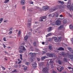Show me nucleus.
I'll list each match as a JSON object with an SVG mask.
<instances>
[{
  "label": "nucleus",
  "mask_w": 73,
  "mask_h": 73,
  "mask_svg": "<svg viewBox=\"0 0 73 73\" xmlns=\"http://www.w3.org/2000/svg\"><path fill=\"white\" fill-rule=\"evenodd\" d=\"M2 69H3V70H5V68L4 67H2Z\"/></svg>",
  "instance_id": "obj_46"
},
{
  "label": "nucleus",
  "mask_w": 73,
  "mask_h": 73,
  "mask_svg": "<svg viewBox=\"0 0 73 73\" xmlns=\"http://www.w3.org/2000/svg\"><path fill=\"white\" fill-rule=\"evenodd\" d=\"M4 53H6L7 54H8L7 53V52L5 51H4Z\"/></svg>",
  "instance_id": "obj_54"
},
{
  "label": "nucleus",
  "mask_w": 73,
  "mask_h": 73,
  "mask_svg": "<svg viewBox=\"0 0 73 73\" xmlns=\"http://www.w3.org/2000/svg\"><path fill=\"white\" fill-rule=\"evenodd\" d=\"M16 71V70H15L14 71H13L12 72H15Z\"/></svg>",
  "instance_id": "obj_52"
},
{
  "label": "nucleus",
  "mask_w": 73,
  "mask_h": 73,
  "mask_svg": "<svg viewBox=\"0 0 73 73\" xmlns=\"http://www.w3.org/2000/svg\"><path fill=\"white\" fill-rule=\"evenodd\" d=\"M56 39H57V38L56 37H54V40H56Z\"/></svg>",
  "instance_id": "obj_50"
},
{
  "label": "nucleus",
  "mask_w": 73,
  "mask_h": 73,
  "mask_svg": "<svg viewBox=\"0 0 73 73\" xmlns=\"http://www.w3.org/2000/svg\"><path fill=\"white\" fill-rule=\"evenodd\" d=\"M32 65L33 68H36L37 67V64L36 63L32 64Z\"/></svg>",
  "instance_id": "obj_8"
},
{
  "label": "nucleus",
  "mask_w": 73,
  "mask_h": 73,
  "mask_svg": "<svg viewBox=\"0 0 73 73\" xmlns=\"http://www.w3.org/2000/svg\"><path fill=\"white\" fill-rule=\"evenodd\" d=\"M49 17H51V14H50L48 15Z\"/></svg>",
  "instance_id": "obj_56"
},
{
  "label": "nucleus",
  "mask_w": 73,
  "mask_h": 73,
  "mask_svg": "<svg viewBox=\"0 0 73 73\" xmlns=\"http://www.w3.org/2000/svg\"><path fill=\"white\" fill-rule=\"evenodd\" d=\"M13 29V28H11L10 29H9V31H12V29Z\"/></svg>",
  "instance_id": "obj_44"
},
{
  "label": "nucleus",
  "mask_w": 73,
  "mask_h": 73,
  "mask_svg": "<svg viewBox=\"0 0 73 73\" xmlns=\"http://www.w3.org/2000/svg\"><path fill=\"white\" fill-rule=\"evenodd\" d=\"M24 50L23 49H21L20 50H19V52L20 53H24V52H23V51H24Z\"/></svg>",
  "instance_id": "obj_27"
},
{
  "label": "nucleus",
  "mask_w": 73,
  "mask_h": 73,
  "mask_svg": "<svg viewBox=\"0 0 73 73\" xmlns=\"http://www.w3.org/2000/svg\"><path fill=\"white\" fill-rule=\"evenodd\" d=\"M26 65H28L29 64V62H27L26 63Z\"/></svg>",
  "instance_id": "obj_42"
},
{
  "label": "nucleus",
  "mask_w": 73,
  "mask_h": 73,
  "mask_svg": "<svg viewBox=\"0 0 73 73\" xmlns=\"http://www.w3.org/2000/svg\"><path fill=\"white\" fill-rule=\"evenodd\" d=\"M70 40L72 42H73V38H72L70 39Z\"/></svg>",
  "instance_id": "obj_45"
},
{
  "label": "nucleus",
  "mask_w": 73,
  "mask_h": 73,
  "mask_svg": "<svg viewBox=\"0 0 73 73\" xmlns=\"http://www.w3.org/2000/svg\"><path fill=\"white\" fill-rule=\"evenodd\" d=\"M66 7V5H64L62 6L61 5H60L59 6V8H65Z\"/></svg>",
  "instance_id": "obj_10"
},
{
  "label": "nucleus",
  "mask_w": 73,
  "mask_h": 73,
  "mask_svg": "<svg viewBox=\"0 0 73 73\" xmlns=\"http://www.w3.org/2000/svg\"><path fill=\"white\" fill-rule=\"evenodd\" d=\"M20 59L21 60H23V58H22V55L21 54H20Z\"/></svg>",
  "instance_id": "obj_35"
},
{
  "label": "nucleus",
  "mask_w": 73,
  "mask_h": 73,
  "mask_svg": "<svg viewBox=\"0 0 73 73\" xmlns=\"http://www.w3.org/2000/svg\"><path fill=\"white\" fill-rule=\"evenodd\" d=\"M23 66V67H24V70H27V67L26 66H25V65Z\"/></svg>",
  "instance_id": "obj_18"
},
{
  "label": "nucleus",
  "mask_w": 73,
  "mask_h": 73,
  "mask_svg": "<svg viewBox=\"0 0 73 73\" xmlns=\"http://www.w3.org/2000/svg\"><path fill=\"white\" fill-rule=\"evenodd\" d=\"M5 60H6V61H7V58H5Z\"/></svg>",
  "instance_id": "obj_61"
},
{
  "label": "nucleus",
  "mask_w": 73,
  "mask_h": 73,
  "mask_svg": "<svg viewBox=\"0 0 73 73\" xmlns=\"http://www.w3.org/2000/svg\"><path fill=\"white\" fill-rule=\"evenodd\" d=\"M59 17H62V15H60L59 16Z\"/></svg>",
  "instance_id": "obj_57"
},
{
  "label": "nucleus",
  "mask_w": 73,
  "mask_h": 73,
  "mask_svg": "<svg viewBox=\"0 0 73 73\" xmlns=\"http://www.w3.org/2000/svg\"><path fill=\"white\" fill-rule=\"evenodd\" d=\"M46 55L47 56H48V57H49L50 56V54L49 53H47L46 54Z\"/></svg>",
  "instance_id": "obj_38"
},
{
  "label": "nucleus",
  "mask_w": 73,
  "mask_h": 73,
  "mask_svg": "<svg viewBox=\"0 0 73 73\" xmlns=\"http://www.w3.org/2000/svg\"><path fill=\"white\" fill-rule=\"evenodd\" d=\"M28 11H30L31 10V9H28Z\"/></svg>",
  "instance_id": "obj_58"
},
{
  "label": "nucleus",
  "mask_w": 73,
  "mask_h": 73,
  "mask_svg": "<svg viewBox=\"0 0 73 73\" xmlns=\"http://www.w3.org/2000/svg\"><path fill=\"white\" fill-rule=\"evenodd\" d=\"M54 16H55V14H51V17H54Z\"/></svg>",
  "instance_id": "obj_36"
},
{
  "label": "nucleus",
  "mask_w": 73,
  "mask_h": 73,
  "mask_svg": "<svg viewBox=\"0 0 73 73\" xmlns=\"http://www.w3.org/2000/svg\"><path fill=\"white\" fill-rule=\"evenodd\" d=\"M37 60L38 61H40V58H37Z\"/></svg>",
  "instance_id": "obj_51"
},
{
  "label": "nucleus",
  "mask_w": 73,
  "mask_h": 73,
  "mask_svg": "<svg viewBox=\"0 0 73 73\" xmlns=\"http://www.w3.org/2000/svg\"><path fill=\"white\" fill-rule=\"evenodd\" d=\"M58 63L59 65H61V64H62V62H61V61L60 60H59L58 61Z\"/></svg>",
  "instance_id": "obj_30"
},
{
  "label": "nucleus",
  "mask_w": 73,
  "mask_h": 73,
  "mask_svg": "<svg viewBox=\"0 0 73 73\" xmlns=\"http://www.w3.org/2000/svg\"><path fill=\"white\" fill-rule=\"evenodd\" d=\"M57 50H64V49L62 47H59L58 48Z\"/></svg>",
  "instance_id": "obj_15"
},
{
  "label": "nucleus",
  "mask_w": 73,
  "mask_h": 73,
  "mask_svg": "<svg viewBox=\"0 0 73 73\" xmlns=\"http://www.w3.org/2000/svg\"><path fill=\"white\" fill-rule=\"evenodd\" d=\"M29 35H31V33L29 32Z\"/></svg>",
  "instance_id": "obj_63"
},
{
  "label": "nucleus",
  "mask_w": 73,
  "mask_h": 73,
  "mask_svg": "<svg viewBox=\"0 0 73 73\" xmlns=\"http://www.w3.org/2000/svg\"><path fill=\"white\" fill-rule=\"evenodd\" d=\"M55 42H58V39H55V40H54Z\"/></svg>",
  "instance_id": "obj_41"
},
{
  "label": "nucleus",
  "mask_w": 73,
  "mask_h": 73,
  "mask_svg": "<svg viewBox=\"0 0 73 73\" xmlns=\"http://www.w3.org/2000/svg\"><path fill=\"white\" fill-rule=\"evenodd\" d=\"M64 69V67L63 66H62L60 68V70H59V69L58 68H57V70H58V71H59V72H61V71H62V70H63Z\"/></svg>",
  "instance_id": "obj_9"
},
{
  "label": "nucleus",
  "mask_w": 73,
  "mask_h": 73,
  "mask_svg": "<svg viewBox=\"0 0 73 73\" xmlns=\"http://www.w3.org/2000/svg\"><path fill=\"white\" fill-rule=\"evenodd\" d=\"M12 31H10V32L9 33V34H12Z\"/></svg>",
  "instance_id": "obj_49"
},
{
  "label": "nucleus",
  "mask_w": 73,
  "mask_h": 73,
  "mask_svg": "<svg viewBox=\"0 0 73 73\" xmlns=\"http://www.w3.org/2000/svg\"><path fill=\"white\" fill-rule=\"evenodd\" d=\"M64 27L63 25H61L60 27H59L58 29H62Z\"/></svg>",
  "instance_id": "obj_21"
},
{
  "label": "nucleus",
  "mask_w": 73,
  "mask_h": 73,
  "mask_svg": "<svg viewBox=\"0 0 73 73\" xmlns=\"http://www.w3.org/2000/svg\"><path fill=\"white\" fill-rule=\"evenodd\" d=\"M30 4H33V2L32 1L30 2Z\"/></svg>",
  "instance_id": "obj_43"
},
{
  "label": "nucleus",
  "mask_w": 73,
  "mask_h": 73,
  "mask_svg": "<svg viewBox=\"0 0 73 73\" xmlns=\"http://www.w3.org/2000/svg\"><path fill=\"white\" fill-rule=\"evenodd\" d=\"M55 56V55L53 53L50 54L49 57H52V58L54 56Z\"/></svg>",
  "instance_id": "obj_12"
},
{
  "label": "nucleus",
  "mask_w": 73,
  "mask_h": 73,
  "mask_svg": "<svg viewBox=\"0 0 73 73\" xmlns=\"http://www.w3.org/2000/svg\"><path fill=\"white\" fill-rule=\"evenodd\" d=\"M58 2L59 3L61 4H62V5H63V4H64V1H58Z\"/></svg>",
  "instance_id": "obj_17"
},
{
  "label": "nucleus",
  "mask_w": 73,
  "mask_h": 73,
  "mask_svg": "<svg viewBox=\"0 0 73 73\" xmlns=\"http://www.w3.org/2000/svg\"><path fill=\"white\" fill-rule=\"evenodd\" d=\"M44 44H45L44 42H42V45H44Z\"/></svg>",
  "instance_id": "obj_60"
},
{
  "label": "nucleus",
  "mask_w": 73,
  "mask_h": 73,
  "mask_svg": "<svg viewBox=\"0 0 73 73\" xmlns=\"http://www.w3.org/2000/svg\"><path fill=\"white\" fill-rule=\"evenodd\" d=\"M53 73H57V72H53Z\"/></svg>",
  "instance_id": "obj_64"
},
{
  "label": "nucleus",
  "mask_w": 73,
  "mask_h": 73,
  "mask_svg": "<svg viewBox=\"0 0 73 73\" xmlns=\"http://www.w3.org/2000/svg\"><path fill=\"white\" fill-rule=\"evenodd\" d=\"M28 37L27 36H25L24 37V39L25 40H28Z\"/></svg>",
  "instance_id": "obj_32"
},
{
  "label": "nucleus",
  "mask_w": 73,
  "mask_h": 73,
  "mask_svg": "<svg viewBox=\"0 0 73 73\" xmlns=\"http://www.w3.org/2000/svg\"><path fill=\"white\" fill-rule=\"evenodd\" d=\"M46 58H48V57L46 56H45L42 57H41V60H42V61H43V60H45Z\"/></svg>",
  "instance_id": "obj_13"
},
{
  "label": "nucleus",
  "mask_w": 73,
  "mask_h": 73,
  "mask_svg": "<svg viewBox=\"0 0 73 73\" xmlns=\"http://www.w3.org/2000/svg\"><path fill=\"white\" fill-rule=\"evenodd\" d=\"M21 31H19L18 33V36H20V35H21Z\"/></svg>",
  "instance_id": "obj_33"
},
{
  "label": "nucleus",
  "mask_w": 73,
  "mask_h": 73,
  "mask_svg": "<svg viewBox=\"0 0 73 73\" xmlns=\"http://www.w3.org/2000/svg\"><path fill=\"white\" fill-rule=\"evenodd\" d=\"M31 21H28V27H30L31 25Z\"/></svg>",
  "instance_id": "obj_16"
},
{
  "label": "nucleus",
  "mask_w": 73,
  "mask_h": 73,
  "mask_svg": "<svg viewBox=\"0 0 73 73\" xmlns=\"http://www.w3.org/2000/svg\"><path fill=\"white\" fill-rule=\"evenodd\" d=\"M3 20V18H1L0 19V24H1L2 23V21Z\"/></svg>",
  "instance_id": "obj_31"
},
{
  "label": "nucleus",
  "mask_w": 73,
  "mask_h": 73,
  "mask_svg": "<svg viewBox=\"0 0 73 73\" xmlns=\"http://www.w3.org/2000/svg\"><path fill=\"white\" fill-rule=\"evenodd\" d=\"M25 2V0H21V4L22 5H24Z\"/></svg>",
  "instance_id": "obj_11"
},
{
  "label": "nucleus",
  "mask_w": 73,
  "mask_h": 73,
  "mask_svg": "<svg viewBox=\"0 0 73 73\" xmlns=\"http://www.w3.org/2000/svg\"><path fill=\"white\" fill-rule=\"evenodd\" d=\"M35 54H36L35 53H33L32 52H30L29 53V55L30 56H31V57H33V56Z\"/></svg>",
  "instance_id": "obj_14"
},
{
  "label": "nucleus",
  "mask_w": 73,
  "mask_h": 73,
  "mask_svg": "<svg viewBox=\"0 0 73 73\" xmlns=\"http://www.w3.org/2000/svg\"><path fill=\"white\" fill-rule=\"evenodd\" d=\"M52 31V27H50L48 28V32H50Z\"/></svg>",
  "instance_id": "obj_19"
},
{
  "label": "nucleus",
  "mask_w": 73,
  "mask_h": 73,
  "mask_svg": "<svg viewBox=\"0 0 73 73\" xmlns=\"http://www.w3.org/2000/svg\"><path fill=\"white\" fill-rule=\"evenodd\" d=\"M3 22L4 23H6V22H7V20L4 21Z\"/></svg>",
  "instance_id": "obj_59"
},
{
  "label": "nucleus",
  "mask_w": 73,
  "mask_h": 73,
  "mask_svg": "<svg viewBox=\"0 0 73 73\" xmlns=\"http://www.w3.org/2000/svg\"><path fill=\"white\" fill-rule=\"evenodd\" d=\"M15 68H16V67H17V65H15Z\"/></svg>",
  "instance_id": "obj_62"
},
{
  "label": "nucleus",
  "mask_w": 73,
  "mask_h": 73,
  "mask_svg": "<svg viewBox=\"0 0 73 73\" xmlns=\"http://www.w3.org/2000/svg\"><path fill=\"white\" fill-rule=\"evenodd\" d=\"M57 8L56 7H52L49 9V11L52 12H54V11H57Z\"/></svg>",
  "instance_id": "obj_3"
},
{
  "label": "nucleus",
  "mask_w": 73,
  "mask_h": 73,
  "mask_svg": "<svg viewBox=\"0 0 73 73\" xmlns=\"http://www.w3.org/2000/svg\"><path fill=\"white\" fill-rule=\"evenodd\" d=\"M3 46L4 48H5V47H6V46H5V45H4V44H3Z\"/></svg>",
  "instance_id": "obj_53"
},
{
  "label": "nucleus",
  "mask_w": 73,
  "mask_h": 73,
  "mask_svg": "<svg viewBox=\"0 0 73 73\" xmlns=\"http://www.w3.org/2000/svg\"><path fill=\"white\" fill-rule=\"evenodd\" d=\"M22 9L23 10H24L25 9V6H23L22 7Z\"/></svg>",
  "instance_id": "obj_39"
},
{
  "label": "nucleus",
  "mask_w": 73,
  "mask_h": 73,
  "mask_svg": "<svg viewBox=\"0 0 73 73\" xmlns=\"http://www.w3.org/2000/svg\"><path fill=\"white\" fill-rule=\"evenodd\" d=\"M56 24L57 25H60L61 24V21L59 20L56 21Z\"/></svg>",
  "instance_id": "obj_6"
},
{
  "label": "nucleus",
  "mask_w": 73,
  "mask_h": 73,
  "mask_svg": "<svg viewBox=\"0 0 73 73\" xmlns=\"http://www.w3.org/2000/svg\"><path fill=\"white\" fill-rule=\"evenodd\" d=\"M71 4V1H70V0H68V2L67 3V5H69L68 4H69V5H70V4Z\"/></svg>",
  "instance_id": "obj_26"
},
{
  "label": "nucleus",
  "mask_w": 73,
  "mask_h": 73,
  "mask_svg": "<svg viewBox=\"0 0 73 73\" xmlns=\"http://www.w3.org/2000/svg\"><path fill=\"white\" fill-rule=\"evenodd\" d=\"M3 41H6L7 40H6V38L5 37L3 38Z\"/></svg>",
  "instance_id": "obj_40"
},
{
  "label": "nucleus",
  "mask_w": 73,
  "mask_h": 73,
  "mask_svg": "<svg viewBox=\"0 0 73 73\" xmlns=\"http://www.w3.org/2000/svg\"><path fill=\"white\" fill-rule=\"evenodd\" d=\"M19 49H22L23 50H25V47L23 46H20L19 47Z\"/></svg>",
  "instance_id": "obj_7"
},
{
  "label": "nucleus",
  "mask_w": 73,
  "mask_h": 73,
  "mask_svg": "<svg viewBox=\"0 0 73 73\" xmlns=\"http://www.w3.org/2000/svg\"><path fill=\"white\" fill-rule=\"evenodd\" d=\"M60 55L64 57H66L68 56V58H70L72 61H73V55L72 54L70 53H67L66 54L64 52H61Z\"/></svg>",
  "instance_id": "obj_1"
},
{
  "label": "nucleus",
  "mask_w": 73,
  "mask_h": 73,
  "mask_svg": "<svg viewBox=\"0 0 73 73\" xmlns=\"http://www.w3.org/2000/svg\"><path fill=\"white\" fill-rule=\"evenodd\" d=\"M53 60L52 59L50 60V64H53Z\"/></svg>",
  "instance_id": "obj_23"
},
{
  "label": "nucleus",
  "mask_w": 73,
  "mask_h": 73,
  "mask_svg": "<svg viewBox=\"0 0 73 73\" xmlns=\"http://www.w3.org/2000/svg\"><path fill=\"white\" fill-rule=\"evenodd\" d=\"M21 62V60H20V61L18 63V64H20Z\"/></svg>",
  "instance_id": "obj_48"
},
{
  "label": "nucleus",
  "mask_w": 73,
  "mask_h": 73,
  "mask_svg": "<svg viewBox=\"0 0 73 73\" xmlns=\"http://www.w3.org/2000/svg\"><path fill=\"white\" fill-rule=\"evenodd\" d=\"M48 48L49 49H50L51 50H52V48H53V47H52V46L50 45H49L48 46Z\"/></svg>",
  "instance_id": "obj_20"
},
{
  "label": "nucleus",
  "mask_w": 73,
  "mask_h": 73,
  "mask_svg": "<svg viewBox=\"0 0 73 73\" xmlns=\"http://www.w3.org/2000/svg\"><path fill=\"white\" fill-rule=\"evenodd\" d=\"M48 70V68L46 67L43 69L42 70V71L43 73H48V72L47 71Z\"/></svg>",
  "instance_id": "obj_4"
},
{
  "label": "nucleus",
  "mask_w": 73,
  "mask_h": 73,
  "mask_svg": "<svg viewBox=\"0 0 73 73\" xmlns=\"http://www.w3.org/2000/svg\"><path fill=\"white\" fill-rule=\"evenodd\" d=\"M33 44L34 46H36V42H34Z\"/></svg>",
  "instance_id": "obj_37"
},
{
  "label": "nucleus",
  "mask_w": 73,
  "mask_h": 73,
  "mask_svg": "<svg viewBox=\"0 0 73 73\" xmlns=\"http://www.w3.org/2000/svg\"><path fill=\"white\" fill-rule=\"evenodd\" d=\"M51 35H52L51 33H49L48 34L46 35V38H47V37H48L49 36H50Z\"/></svg>",
  "instance_id": "obj_24"
},
{
  "label": "nucleus",
  "mask_w": 73,
  "mask_h": 73,
  "mask_svg": "<svg viewBox=\"0 0 73 73\" xmlns=\"http://www.w3.org/2000/svg\"><path fill=\"white\" fill-rule=\"evenodd\" d=\"M63 60L64 61H65V62H68V60H67V59L66 58H64V59H63Z\"/></svg>",
  "instance_id": "obj_28"
},
{
  "label": "nucleus",
  "mask_w": 73,
  "mask_h": 73,
  "mask_svg": "<svg viewBox=\"0 0 73 73\" xmlns=\"http://www.w3.org/2000/svg\"><path fill=\"white\" fill-rule=\"evenodd\" d=\"M68 8V9H70V11L71 10H72V11H73V5H71L70 7V4L68 5L67 6Z\"/></svg>",
  "instance_id": "obj_5"
},
{
  "label": "nucleus",
  "mask_w": 73,
  "mask_h": 73,
  "mask_svg": "<svg viewBox=\"0 0 73 73\" xmlns=\"http://www.w3.org/2000/svg\"><path fill=\"white\" fill-rule=\"evenodd\" d=\"M63 23H64V24H65L66 23V20H64L63 21Z\"/></svg>",
  "instance_id": "obj_34"
},
{
  "label": "nucleus",
  "mask_w": 73,
  "mask_h": 73,
  "mask_svg": "<svg viewBox=\"0 0 73 73\" xmlns=\"http://www.w3.org/2000/svg\"><path fill=\"white\" fill-rule=\"evenodd\" d=\"M46 17V16H42L41 17H40V19H45Z\"/></svg>",
  "instance_id": "obj_22"
},
{
  "label": "nucleus",
  "mask_w": 73,
  "mask_h": 73,
  "mask_svg": "<svg viewBox=\"0 0 73 73\" xmlns=\"http://www.w3.org/2000/svg\"><path fill=\"white\" fill-rule=\"evenodd\" d=\"M59 16V15L58 14H57L56 15V17H58Z\"/></svg>",
  "instance_id": "obj_47"
},
{
  "label": "nucleus",
  "mask_w": 73,
  "mask_h": 73,
  "mask_svg": "<svg viewBox=\"0 0 73 73\" xmlns=\"http://www.w3.org/2000/svg\"><path fill=\"white\" fill-rule=\"evenodd\" d=\"M68 15L70 16V17H72V15H70V13H69Z\"/></svg>",
  "instance_id": "obj_55"
},
{
  "label": "nucleus",
  "mask_w": 73,
  "mask_h": 73,
  "mask_svg": "<svg viewBox=\"0 0 73 73\" xmlns=\"http://www.w3.org/2000/svg\"><path fill=\"white\" fill-rule=\"evenodd\" d=\"M49 9V7L48 6H44L42 7V9L44 11H48Z\"/></svg>",
  "instance_id": "obj_2"
},
{
  "label": "nucleus",
  "mask_w": 73,
  "mask_h": 73,
  "mask_svg": "<svg viewBox=\"0 0 73 73\" xmlns=\"http://www.w3.org/2000/svg\"><path fill=\"white\" fill-rule=\"evenodd\" d=\"M70 28V29H73V25H69Z\"/></svg>",
  "instance_id": "obj_29"
},
{
  "label": "nucleus",
  "mask_w": 73,
  "mask_h": 73,
  "mask_svg": "<svg viewBox=\"0 0 73 73\" xmlns=\"http://www.w3.org/2000/svg\"><path fill=\"white\" fill-rule=\"evenodd\" d=\"M9 1V0H5V1H4V3H5L6 4L7 3H8V2Z\"/></svg>",
  "instance_id": "obj_25"
}]
</instances>
